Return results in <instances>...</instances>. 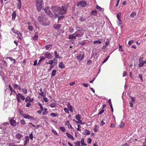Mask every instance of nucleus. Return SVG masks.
I'll use <instances>...</instances> for the list:
<instances>
[{"instance_id": "nucleus-1", "label": "nucleus", "mask_w": 146, "mask_h": 146, "mask_svg": "<svg viewBox=\"0 0 146 146\" xmlns=\"http://www.w3.org/2000/svg\"><path fill=\"white\" fill-rule=\"evenodd\" d=\"M38 20L40 24L46 26L47 24L48 19L43 15H41L38 17Z\"/></svg>"}, {"instance_id": "nucleus-2", "label": "nucleus", "mask_w": 146, "mask_h": 146, "mask_svg": "<svg viewBox=\"0 0 146 146\" xmlns=\"http://www.w3.org/2000/svg\"><path fill=\"white\" fill-rule=\"evenodd\" d=\"M51 9L56 17H58L59 15L60 7L57 6H52Z\"/></svg>"}, {"instance_id": "nucleus-3", "label": "nucleus", "mask_w": 146, "mask_h": 146, "mask_svg": "<svg viewBox=\"0 0 146 146\" xmlns=\"http://www.w3.org/2000/svg\"><path fill=\"white\" fill-rule=\"evenodd\" d=\"M43 4V1L42 0H36V7L38 11H40Z\"/></svg>"}, {"instance_id": "nucleus-4", "label": "nucleus", "mask_w": 146, "mask_h": 146, "mask_svg": "<svg viewBox=\"0 0 146 146\" xmlns=\"http://www.w3.org/2000/svg\"><path fill=\"white\" fill-rule=\"evenodd\" d=\"M67 9V6L65 5H63L61 7H60L59 15H63L66 13Z\"/></svg>"}, {"instance_id": "nucleus-5", "label": "nucleus", "mask_w": 146, "mask_h": 146, "mask_svg": "<svg viewBox=\"0 0 146 146\" xmlns=\"http://www.w3.org/2000/svg\"><path fill=\"white\" fill-rule=\"evenodd\" d=\"M83 31L82 30H78L75 32L73 34L76 36V37H81L83 35Z\"/></svg>"}, {"instance_id": "nucleus-6", "label": "nucleus", "mask_w": 146, "mask_h": 146, "mask_svg": "<svg viewBox=\"0 0 146 146\" xmlns=\"http://www.w3.org/2000/svg\"><path fill=\"white\" fill-rule=\"evenodd\" d=\"M87 5L86 3L84 1H81L78 2L77 4V6H79L80 5L82 7H85Z\"/></svg>"}, {"instance_id": "nucleus-7", "label": "nucleus", "mask_w": 146, "mask_h": 146, "mask_svg": "<svg viewBox=\"0 0 146 146\" xmlns=\"http://www.w3.org/2000/svg\"><path fill=\"white\" fill-rule=\"evenodd\" d=\"M45 13L48 15H51V17H53L52 12L50 11L49 7H46L44 9Z\"/></svg>"}, {"instance_id": "nucleus-8", "label": "nucleus", "mask_w": 146, "mask_h": 146, "mask_svg": "<svg viewBox=\"0 0 146 146\" xmlns=\"http://www.w3.org/2000/svg\"><path fill=\"white\" fill-rule=\"evenodd\" d=\"M14 117H9V119L10 122L11 124L13 126H15L16 125V121L13 119Z\"/></svg>"}, {"instance_id": "nucleus-9", "label": "nucleus", "mask_w": 146, "mask_h": 146, "mask_svg": "<svg viewBox=\"0 0 146 146\" xmlns=\"http://www.w3.org/2000/svg\"><path fill=\"white\" fill-rule=\"evenodd\" d=\"M11 31H13V32L15 33V34H17V35H18V37H19V38L21 39V38L19 36V34H20V35L21 36V33H20L19 32V31L17 30H15V29H14L13 28L12 29H11Z\"/></svg>"}, {"instance_id": "nucleus-10", "label": "nucleus", "mask_w": 146, "mask_h": 146, "mask_svg": "<svg viewBox=\"0 0 146 146\" xmlns=\"http://www.w3.org/2000/svg\"><path fill=\"white\" fill-rule=\"evenodd\" d=\"M84 54H80L79 55L77 56L76 58L79 61H80L84 59Z\"/></svg>"}, {"instance_id": "nucleus-11", "label": "nucleus", "mask_w": 146, "mask_h": 146, "mask_svg": "<svg viewBox=\"0 0 146 146\" xmlns=\"http://www.w3.org/2000/svg\"><path fill=\"white\" fill-rule=\"evenodd\" d=\"M45 58H47L48 59H51L52 58V54L50 53L46 52L44 54Z\"/></svg>"}, {"instance_id": "nucleus-12", "label": "nucleus", "mask_w": 146, "mask_h": 146, "mask_svg": "<svg viewBox=\"0 0 146 146\" xmlns=\"http://www.w3.org/2000/svg\"><path fill=\"white\" fill-rule=\"evenodd\" d=\"M40 58V60H39L37 64V65L38 66H40L41 62L43 60H44L45 59V58L43 56H40L39 57Z\"/></svg>"}, {"instance_id": "nucleus-13", "label": "nucleus", "mask_w": 146, "mask_h": 146, "mask_svg": "<svg viewBox=\"0 0 146 146\" xmlns=\"http://www.w3.org/2000/svg\"><path fill=\"white\" fill-rule=\"evenodd\" d=\"M17 96L21 98L23 100H25V97L22 96L20 93H18V94L17 95Z\"/></svg>"}, {"instance_id": "nucleus-14", "label": "nucleus", "mask_w": 146, "mask_h": 146, "mask_svg": "<svg viewBox=\"0 0 146 146\" xmlns=\"http://www.w3.org/2000/svg\"><path fill=\"white\" fill-rule=\"evenodd\" d=\"M25 139L24 141V146H25L27 144V143L28 142H29V137L28 136H27L25 137Z\"/></svg>"}, {"instance_id": "nucleus-15", "label": "nucleus", "mask_w": 146, "mask_h": 146, "mask_svg": "<svg viewBox=\"0 0 146 146\" xmlns=\"http://www.w3.org/2000/svg\"><path fill=\"white\" fill-rule=\"evenodd\" d=\"M66 135L69 138L71 139L72 140H74L75 139L74 137H73L72 135L71 134L69 133H68L66 132Z\"/></svg>"}, {"instance_id": "nucleus-16", "label": "nucleus", "mask_w": 146, "mask_h": 146, "mask_svg": "<svg viewBox=\"0 0 146 146\" xmlns=\"http://www.w3.org/2000/svg\"><path fill=\"white\" fill-rule=\"evenodd\" d=\"M61 26V25L57 24V25H54L53 26V27L56 30H59Z\"/></svg>"}, {"instance_id": "nucleus-17", "label": "nucleus", "mask_w": 146, "mask_h": 146, "mask_svg": "<svg viewBox=\"0 0 146 146\" xmlns=\"http://www.w3.org/2000/svg\"><path fill=\"white\" fill-rule=\"evenodd\" d=\"M58 67L61 68H64L65 66L62 62H60L58 64Z\"/></svg>"}, {"instance_id": "nucleus-18", "label": "nucleus", "mask_w": 146, "mask_h": 146, "mask_svg": "<svg viewBox=\"0 0 146 146\" xmlns=\"http://www.w3.org/2000/svg\"><path fill=\"white\" fill-rule=\"evenodd\" d=\"M15 89H17L19 90H21V88L20 86L16 84H15L13 86Z\"/></svg>"}, {"instance_id": "nucleus-19", "label": "nucleus", "mask_w": 146, "mask_h": 146, "mask_svg": "<svg viewBox=\"0 0 146 146\" xmlns=\"http://www.w3.org/2000/svg\"><path fill=\"white\" fill-rule=\"evenodd\" d=\"M24 117L25 118L28 119H33V117L32 116L29 115H25L24 116Z\"/></svg>"}, {"instance_id": "nucleus-20", "label": "nucleus", "mask_w": 146, "mask_h": 146, "mask_svg": "<svg viewBox=\"0 0 146 146\" xmlns=\"http://www.w3.org/2000/svg\"><path fill=\"white\" fill-rule=\"evenodd\" d=\"M38 33L37 32H36L34 36L33 37V40H37L38 38Z\"/></svg>"}, {"instance_id": "nucleus-21", "label": "nucleus", "mask_w": 146, "mask_h": 146, "mask_svg": "<svg viewBox=\"0 0 146 146\" xmlns=\"http://www.w3.org/2000/svg\"><path fill=\"white\" fill-rule=\"evenodd\" d=\"M54 53L55 55V56L56 58H61L62 57H61L60 56H59L58 54L57 53V52L56 51H55L54 52Z\"/></svg>"}, {"instance_id": "nucleus-22", "label": "nucleus", "mask_w": 146, "mask_h": 146, "mask_svg": "<svg viewBox=\"0 0 146 146\" xmlns=\"http://www.w3.org/2000/svg\"><path fill=\"white\" fill-rule=\"evenodd\" d=\"M33 98L31 99L29 96H27L26 98L25 101L26 102L29 101L30 102H32L33 100Z\"/></svg>"}, {"instance_id": "nucleus-23", "label": "nucleus", "mask_w": 146, "mask_h": 146, "mask_svg": "<svg viewBox=\"0 0 146 146\" xmlns=\"http://www.w3.org/2000/svg\"><path fill=\"white\" fill-rule=\"evenodd\" d=\"M76 36H74L72 35H70L68 36V38L69 39H76Z\"/></svg>"}, {"instance_id": "nucleus-24", "label": "nucleus", "mask_w": 146, "mask_h": 146, "mask_svg": "<svg viewBox=\"0 0 146 146\" xmlns=\"http://www.w3.org/2000/svg\"><path fill=\"white\" fill-rule=\"evenodd\" d=\"M16 137L17 139H19L23 137V136L20 133H18L16 135Z\"/></svg>"}, {"instance_id": "nucleus-25", "label": "nucleus", "mask_w": 146, "mask_h": 146, "mask_svg": "<svg viewBox=\"0 0 146 146\" xmlns=\"http://www.w3.org/2000/svg\"><path fill=\"white\" fill-rule=\"evenodd\" d=\"M81 145L82 146H83L84 145H86V143L84 142V139L83 138H82L81 139Z\"/></svg>"}, {"instance_id": "nucleus-26", "label": "nucleus", "mask_w": 146, "mask_h": 146, "mask_svg": "<svg viewBox=\"0 0 146 146\" xmlns=\"http://www.w3.org/2000/svg\"><path fill=\"white\" fill-rule=\"evenodd\" d=\"M97 15V11L96 10H94L91 12V15L96 16Z\"/></svg>"}, {"instance_id": "nucleus-27", "label": "nucleus", "mask_w": 146, "mask_h": 146, "mask_svg": "<svg viewBox=\"0 0 146 146\" xmlns=\"http://www.w3.org/2000/svg\"><path fill=\"white\" fill-rule=\"evenodd\" d=\"M56 70H54L52 71L51 74V77H53L55 76L56 74Z\"/></svg>"}, {"instance_id": "nucleus-28", "label": "nucleus", "mask_w": 146, "mask_h": 146, "mask_svg": "<svg viewBox=\"0 0 146 146\" xmlns=\"http://www.w3.org/2000/svg\"><path fill=\"white\" fill-rule=\"evenodd\" d=\"M65 125H67L68 128H69V127H70V128H72V127L71 125L70 124L69 122L68 121L66 122Z\"/></svg>"}, {"instance_id": "nucleus-29", "label": "nucleus", "mask_w": 146, "mask_h": 146, "mask_svg": "<svg viewBox=\"0 0 146 146\" xmlns=\"http://www.w3.org/2000/svg\"><path fill=\"white\" fill-rule=\"evenodd\" d=\"M56 105L54 103H52L50 104V106L52 108L56 107Z\"/></svg>"}, {"instance_id": "nucleus-30", "label": "nucleus", "mask_w": 146, "mask_h": 146, "mask_svg": "<svg viewBox=\"0 0 146 146\" xmlns=\"http://www.w3.org/2000/svg\"><path fill=\"white\" fill-rule=\"evenodd\" d=\"M64 17V15H61L59 16L58 17V21H59L60 20L63 19Z\"/></svg>"}, {"instance_id": "nucleus-31", "label": "nucleus", "mask_w": 146, "mask_h": 146, "mask_svg": "<svg viewBox=\"0 0 146 146\" xmlns=\"http://www.w3.org/2000/svg\"><path fill=\"white\" fill-rule=\"evenodd\" d=\"M16 12L15 11H14L13 12L12 14V19H13L15 20L16 17Z\"/></svg>"}, {"instance_id": "nucleus-32", "label": "nucleus", "mask_w": 146, "mask_h": 146, "mask_svg": "<svg viewBox=\"0 0 146 146\" xmlns=\"http://www.w3.org/2000/svg\"><path fill=\"white\" fill-rule=\"evenodd\" d=\"M86 19V18L84 17H80L79 20L81 21H85Z\"/></svg>"}, {"instance_id": "nucleus-33", "label": "nucleus", "mask_w": 146, "mask_h": 146, "mask_svg": "<svg viewBox=\"0 0 146 146\" xmlns=\"http://www.w3.org/2000/svg\"><path fill=\"white\" fill-rule=\"evenodd\" d=\"M136 15V13L135 12H133L131 14L130 16L131 18H133Z\"/></svg>"}, {"instance_id": "nucleus-34", "label": "nucleus", "mask_w": 146, "mask_h": 146, "mask_svg": "<svg viewBox=\"0 0 146 146\" xmlns=\"http://www.w3.org/2000/svg\"><path fill=\"white\" fill-rule=\"evenodd\" d=\"M52 45V44H49L48 45H46L45 46V48H46V50H48L49 48L51 47Z\"/></svg>"}, {"instance_id": "nucleus-35", "label": "nucleus", "mask_w": 146, "mask_h": 146, "mask_svg": "<svg viewBox=\"0 0 146 146\" xmlns=\"http://www.w3.org/2000/svg\"><path fill=\"white\" fill-rule=\"evenodd\" d=\"M9 88L10 89V91L11 92V93H12V92H14L15 93H16V92L15 91V90H13L12 88V87H11V86L10 85H9Z\"/></svg>"}, {"instance_id": "nucleus-36", "label": "nucleus", "mask_w": 146, "mask_h": 146, "mask_svg": "<svg viewBox=\"0 0 146 146\" xmlns=\"http://www.w3.org/2000/svg\"><path fill=\"white\" fill-rule=\"evenodd\" d=\"M21 2H19V3H18L17 5V8L19 9H20L21 7Z\"/></svg>"}, {"instance_id": "nucleus-37", "label": "nucleus", "mask_w": 146, "mask_h": 146, "mask_svg": "<svg viewBox=\"0 0 146 146\" xmlns=\"http://www.w3.org/2000/svg\"><path fill=\"white\" fill-rule=\"evenodd\" d=\"M75 118L76 119L79 121L81 119V117L79 115H77L75 116Z\"/></svg>"}, {"instance_id": "nucleus-38", "label": "nucleus", "mask_w": 146, "mask_h": 146, "mask_svg": "<svg viewBox=\"0 0 146 146\" xmlns=\"http://www.w3.org/2000/svg\"><path fill=\"white\" fill-rule=\"evenodd\" d=\"M19 113L21 115V116L24 117V116L25 114H24L23 111L21 110V109L19 110Z\"/></svg>"}, {"instance_id": "nucleus-39", "label": "nucleus", "mask_w": 146, "mask_h": 146, "mask_svg": "<svg viewBox=\"0 0 146 146\" xmlns=\"http://www.w3.org/2000/svg\"><path fill=\"white\" fill-rule=\"evenodd\" d=\"M47 113V109L46 108H45L44 110L43 111V112L42 113V114L43 115H45Z\"/></svg>"}, {"instance_id": "nucleus-40", "label": "nucleus", "mask_w": 146, "mask_h": 146, "mask_svg": "<svg viewBox=\"0 0 146 146\" xmlns=\"http://www.w3.org/2000/svg\"><path fill=\"white\" fill-rule=\"evenodd\" d=\"M76 146H80V142L79 141H77L75 143Z\"/></svg>"}, {"instance_id": "nucleus-41", "label": "nucleus", "mask_w": 146, "mask_h": 146, "mask_svg": "<svg viewBox=\"0 0 146 146\" xmlns=\"http://www.w3.org/2000/svg\"><path fill=\"white\" fill-rule=\"evenodd\" d=\"M144 64L143 62H140L138 64V66L139 67H141L143 66Z\"/></svg>"}, {"instance_id": "nucleus-42", "label": "nucleus", "mask_w": 146, "mask_h": 146, "mask_svg": "<svg viewBox=\"0 0 146 146\" xmlns=\"http://www.w3.org/2000/svg\"><path fill=\"white\" fill-rule=\"evenodd\" d=\"M40 91L41 93H39V94L41 96H43L44 93L42 91V89L41 88L40 89Z\"/></svg>"}, {"instance_id": "nucleus-43", "label": "nucleus", "mask_w": 146, "mask_h": 146, "mask_svg": "<svg viewBox=\"0 0 146 146\" xmlns=\"http://www.w3.org/2000/svg\"><path fill=\"white\" fill-rule=\"evenodd\" d=\"M74 31V29L72 27H70L69 29V32L70 33H72Z\"/></svg>"}, {"instance_id": "nucleus-44", "label": "nucleus", "mask_w": 146, "mask_h": 146, "mask_svg": "<svg viewBox=\"0 0 146 146\" xmlns=\"http://www.w3.org/2000/svg\"><path fill=\"white\" fill-rule=\"evenodd\" d=\"M50 115L53 117H55L57 116L58 114L57 113H52L50 114Z\"/></svg>"}, {"instance_id": "nucleus-45", "label": "nucleus", "mask_w": 146, "mask_h": 146, "mask_svg": "<svg viewBox=\"0 0 146 146\" xmlns=\"http://www.w3.org/2000/svg\"><path fill=\"white\" fill-rule=\"evenodd\" d=\"M94 43L95 44H101L102 43V42L100 40H96L94 41Z\"/></svg>"}, {"instance_id": "nucleus-46", "label": "nucleus", "mask_w": 146, "mask_h": 146, "mask_svg": "<svg viewBox=\"0 0 146 146\" xmlns=\"http://www.w3.org/2000/svg\"><path fill=\"white\" fill-rule=\"evenodd\" d=\"M85 133L86 135H88L90 134V132L89 130H86L85 131Z\"/></svg>"}, {"instance_id": "nucleus-47", "label": "nucleus", "mask_w": 146, "mask_h": 146, "mask_svg": "<svg viewBox=\"0 0 146 146\" xmlns=\"http://www.w3.org/2000/svg\"><path fill=\"white\" fill-rule=\"evenodd\" d=\"M108 120V118L106 117H105V118H104V119L102 120L103 121H104V122L105 123H106L107 122V120Z\"/></svg>"}, {"instance_id": "nucleus-48", "label": "nucleus", "mask_w": 146, "mask_h": 146, "mask_svg": "<svg viewBox=\"0 0 146 146\" xmlns=\"http://www.w3.org/2000/svg\"><path fill=\"white\" fill-rule=\"evenodd\" d=\"M38 105H39V106L40 107L41 110H42V111H43V110H44V109H43V107H42V104L40 103H38Z\"/></svg>"}, {"instance_id": "nucleus-49", "label": "nucleus", "mask_w": 146, "mask_h": 146, "mask_svg": "<svg viewBox=\"0 0 146 146\" xmlns=\"http://www.w3.org/2000/svg\"><path fill=\"white\" fill-rule=\"evenodd\" d=\"M64 111L66 112V113H69V110L68 108H64Z\"/></svg>"}, {"instance_id": "nucleus-50", "label": "nucleus", "mask_w": 146, "mask_h": 146, "mask_svg": "<svg viewBox=\"0 0 146 146\" xmlns=\"http://www.w3.org/2000/svg\"><path fill=\"white\" fill-rule=\"evenodd\" d=\"M121 13H118L117 15V17L118 19H120V17L121 15Z\"/></svg>"}, {"instance_id": "nucleus-51", "label": "nucleus", "mask_w": 146, "mask_h": 146, "mask_svg": "<svg viewBox=\"0 0 146 146\" xmlns=\"http://www.w3.org/2000/svg\"><path fill=\"white\" fill-rule=\"evenodd\" d=\"M139 78L142 81H143V79L142 77V74H140L139 75Z\"/></svg>"}, {"instance_id": "nucleus-52", "label": "nucleus", "mask_w": 146, "mask_h": 146, "mask_svg": "<svg viewBox=\"0 0 146 146\" xmlns=\"http://www.w3.org/2000/svg\"><path fill=\"white\" fill-rule=\"evenodd\" d=\"M68 108L69 110L71 112H72L73 111V108L72 106H70V107Z\"/></svg>"}, {"instance_id": "nucleus-53", "label": "nucleus", "mask_w": 146, "mask_h": 146, "mask_svg": "<svg viewBox=\"0 0 146 146\" xmlns=\"http://www.w3.org/2000/svg\"><path fill=\"white\" fill-rule=\"evenodd\" d=\"M28 29L29 31H31L33 30V28L31 26H29Z\"/></svg>"}, {"instance_id": "nucleus-54", "label": "nucleus", "mask_w": 146, "mask_h": 146, "mask_svg": "<svg viewBox=\"0 0 146 146\" xmlns=\"http://www.w3.org/2000/svg\"><path fill=\"white\" fill-rule=\"evenodd\" d=\"M109 40L108 39H107L106 40V41L105 42V45L106 46H108L109 44Z\"/></svg>"}, {"instance_id": "nucleus-55", "label": "nucleus", "mask_w": 146, "mask_h": 146, "mask_svg": "<svg viewBox=\"0 0 146 146\" xmlns=\"http://www.w3.org/2000/svg\"><path fill=\"white\" fill-rule=\"evenodd\" d=\"M110 56H107L105 59L104 60V61L102 62L103 63H104L106 62L107 60H108V58H109Z\"/></svg>"}, {"instance_id": "nucleus-56", "label": "nucleus", "mask_w": 146, "mask_h": 146, "mask_svg": "<svg viewBox=\"0 0 146 146\" xmlns=\"http://www.w3.org/2000/svg\"><path fill=\"white\" fill-rule=\"evenodd\" d=\"M11 61H13V62L14 64L15 63V59H13L11 57H9V58Z\"/></svg>"}, {"instance_id": "nucleus-57", "label": "nucleus", "mask_w": 146, "mask_h": 146, "mask_svg": "<svg viewBox=\"0 0 146 146\" xmlns=\"http://www.w3.org/2000/svg\"><path fill=\"white\" fill-rule=\"evenodd\" d=\"M23 92L25 94H26L27 93V90L25 88H23L22 89Z\"/></svg>"}, {"instance_id": "nucleus-58", "label": "nucleus", "mask_w": 146, "mask_h": 146, "mask_svg": "<svg viewBox=\"0 0 146 146\" xmlns=\"http://www.w3.org/2000/svg\"><path fill=\"white\" fill-rule=\"evenodd\" d=\"M124 125V123L121 121L120 123V124L119 125V126L120 127H123Z\"/></svg>"}, {"instance_id": "nucleus-59", "label": "nucleus", "mask_w": 146, "mask_h": 146, "mask_svg": "<svg viewBox=\"0 0 146 146\" xmlns=\"http://www.w3.org/2000/svg\"><path fill=\"white\" fill-rule=\"evenodd\" d=\"M96 8L98 9L100 11H101V10H102V8L100 7H99L98 5H97L96 6Z\"/></svg>"}, {"instance_id": "nucleus-60", "label": "nucleus", "mask_w": 146, "mask_h": 146, "mask_svg": "<svg viewBox=\"0 0 146 146\" xmlns=\"http://www.w3.org/2000/svg\"><path fill=\"white\" fill-rule=\"evenodd\" d=\"M88 142L89 143H91L92 142V139L90 138H89L88 139Z\"/></svg>"}, {"instance_id": "nucleus-61", "label": "nucleus", "mask_w": 146, "mask_h": 146, "mask_svg": "<svg viewBox=\"0 0 146 146\" xmlns=\"http://www.w3.org/2000/svg\"><path fill=\"white\" fill-rule=\"evenodd\" d=\"M119 50L120 51H122L123 49L121 48V46L119 45Z\"/></svg>"}, {"instance_id": "nucleus-62", "label": "nucleus", "mask_w": 146, "mask_h": 146, "mask_svg": "<svg viewBox=\"0 0 146 146\" xmlns=\"http://www.w3.org/2000/svg\"><path fill=\"white\" fill-rule=\"evenodd\" d=\"M29 137V138H30L32 140L33 139V135L32 133L30 134Z\"/></svg>"}, {"instance_id": "nucleus-63", "label": "nucleus", "mask_w": 146, "mask_h": 146, "mask_svg": "<svg viewBox=\"0 0 146 146\" xmlns=\"http://www.w3.org/2000/svg\"><path fill=\"white\" fill-rule=\"evenodd\" d=\"M43 100L44 101L46 102H48V100L47 98L44 97L43 98Z\"/></svg>"}, {"instance_id": "nucleus-64", "label": "nucleus", "mask_w": 146, "mask_h": 146, "mask_svg": "<svg viewBox=\"0 0 146 146\" xmlns=\"http://www.w3.org/2000/svg\"><path fill=\"white\" fill-rule=\"evenodd\" d=\"M104 111V110L103 109H102L100 111H99V112L98 113V115L101 114L102 113H103Z\"/></svg>"}]
</instances>
